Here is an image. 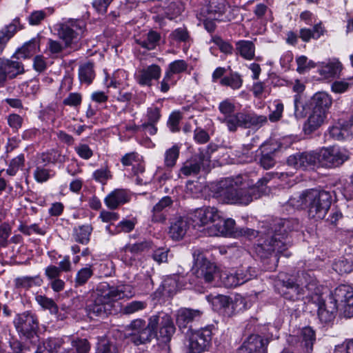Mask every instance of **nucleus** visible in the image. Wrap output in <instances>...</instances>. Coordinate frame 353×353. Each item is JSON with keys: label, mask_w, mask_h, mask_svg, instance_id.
Here are the masks:
<instances>
[{"label": "nucleus", "mask_w": 353, "mask_h": 353, "mask_svg": "<svg viewBox=\"0 0 353 353\" xmlns=\"http://www.w3.org/2000/svg\"><path fill=\"white\" fill-rule=\"evenodd\" d=\"M292 175V172H267L256 183L247 175L227 178L219 183L216 194L227 203L247 205L268 194L267 185L271 179Z\"/></svg>", "instance_id": "f257e3e1"}, {"label": "nucleus", "mask_w": 353, "mask_h": 353, "mask_svg": "<svg viewBox=\"0 0 353 353\" xmlns=\"http://www.w3.org/2000/svg\"><path fill=\"white\" fill-rule=\"evenodd\" d=\"M299 222L296 219H276L271 223L263 226L261 231L257 232L259 237L254 247L256 255L261 259H268L274 256V263L278 261L277 254H282L288 249L289 242L287 241L288 232L296 230ZM275 263L268 269H274Z\"/></svg>", "instance_id": "f03ea898"}, {"label": "nucleus", "mask_w": 353, "mask_h": 353, "mask_svg": "<svg viewBox=\"0 0 353 353\" xmlns=\"http://www.w3.org/2000/svg\"><path fill=\"white\" fill-rule=\"evenodd\" d=\"M134 295L133 288L129 285L111 286L107 282L97 285L91 302L87 305L89 315L105 316L112 308V303Z\"/></svg>", "instance_id": "7ed1b4c3"}, {"label": "nucleus", "mask_w": 353, "mask_h": 353, "mask_svg": "<svg viewBox=\"0 0 353 353\" xmlns=\"http://www.w3.org/2000/svg\"><path fill=\"white\" fill-rule=\"evenodd\" d=\"M283 274L279 277L282 283V292L284 297L292 301L306 299L310 301L308 294H314L318 290L317 282L310 274L303 272L301 276L294 281L292 279L285 280Z\"/></svg>", "instance_id": "20e7f679"}, {"label": "nucleus", "mask_w": 353, "mask_h": 353, "mask_svg": "<svg viewBox=\"0 0 353 353\" xmlns=\"http://www.w3.org/2000/svg\"><path fill=\"white\" fill-rule=\"evenodd\" d=\"M159 321L157 315L150 316L148 323L141 319L132 321L127 327L129 341L136 345L150 341L156 336Z\"/></svg>", "instance_id": "39448f33"}, {"label": "nucleus", "mask_w": 353, "mask_h": 353, "mask_svg": "<svg viewBox=\"0 0 353 353\" xmlns=\"http://www.w3.org/2000/svg\"><path fill=\"white\" fill-rule=\"evenodd\" d=\"M219 119L227 126L230 132H235L238 128H249L252 126H262L268 121L265 116L245 112H238Z\"/></svg>", "instance_id": "423d86ee"}, {"label": "nucleus", "mask_w": 353, "mask_h": 353, "mask_svg": "<svg viewBox=\"0 0 353 353\" xmlns=\"http://www.w3.org/2000/svg\"><path fill=\"white\" fill-rule=\"evenodd\" d=\"M308 196L309 216L316 219H324L332 203L331 194L325 190L310 189Z\"/></svg>", "instance_id": "0eeeda50"}, {"label": "nucleus", "mask_w": 353, "mask_h": 353, "mask_svg": "<svg viewBox=\"0 0 353 353\" xmlns=\"http://www.w3.org/2000/svg\"><path fill=\"white\" fill-rule=\"evenodd\" d=\"M192 255L194 261L193 273L205 283H211L218 275L216 266L204 258L199 250H194Z\"/></svg>", "instance_id": "6e6552de"}, {"label": "nucleus", "mask_w": 353, "mask_h": 353, "mask_svg": "<svg viewBox=\"0 0 353 353\" xmlns=\"http://www.w3.org/2000/svg\"><path fill=\"white\" fill-rule=\"evenodd\" d=\"M324 293L319 287L318 290L314 294H308L310 296V301L316 304L318 307L317 314L319 320L324 323L332 321L338 310V306L334 301H325L323 297Z\"/></svg>", "instance_id": "1a4fd4ad"}, {"label": "nucleus", "mask_w": 353, "mask_h": 353, "mask_svg": "<svg viewBox=\"0 0 353 353\" xmlns=\"http://www.w3.org/2000/svg\"><path fill=\"white\" fill-rule=\"evenodd\" d=\"M329 300L334 301L343 310L346 318L353 316V290L346 285H341L330 294Z\"/></svg>", "instance_id": "9d476101"}, {"label": "nucleus", "mask_w": 353, "mask_h": 353, "mask_svg": "<svg viewBox=\"0 0 353 353\" xmlns=\"http://www.w3.org/2000/svg\"><path fill=\"white\" fill-rule=\"evenodd\" d=\"M13 323L19 334L26 338L32 337L38 329L37 317L29 311L18 314L14 317Z\"/></svg>", "instance_id": "9b49d317"}, {"label": "nucleus", "mask_w": 353, "mask_h": 353, "mask_svg": "<svg viewBox=\"0 0 353 353\" xmlns=\"http://www.w3.org/2000/svg\"><path fill=\"white\" fill-rule=\"evenodd\" d=\"M349 159V153L344 148L332 147L320 150L321 166L333 168L341 165Z\"/></svg>", "instance_id": "f8f14e48"}, {"label": "nucleus", "mask_w": 353, "mask_h": 353, "mask_svg": "<svg viewBox=\"0 0 353 353\" xmlns=\"http://www.w3.org/2000/svg\"><path fill=\"white\" fill-rule=\"evenodd\" d=\"M85 24L83 21H70L62 24L58 31L59 37L65 42V47L76 43L83 33Z\"/></svg>", "instance_id": "ddd939ff"}, {"label": "nucleus", "mask_w": 353, "mask_h": 353, "mask_svg": "<svg viewBox=\"0 0 353 353\" xmlns=\"http://www.w3.org/2000/svg\"><path fill=\"white\" fill-rule=\"evenodd\" d=\"M212 330L209 327L192 332L189 336V353H201L211 344Z\"/></svg>", "instance_id": "4468645a"}, {"label": "nucleus", "mask_w": 353, "mask_h": 353, "mask_svg": "<svg viewBox=\"0 0 353 353\" xmlns=\"http://www.w3.org/2000/svg\"><path fill=\"white\" fill-rule=\"evenodd\" d=\"M287 163L295 169H314L321 166L320 152L296 153L288 158Z\"/></svg>", "instance_id": "2eb2a0df"}, {"label": "nucleus", "mask_w": 353, "mask_h": 353, "mask_svg": "<svg viewBox=\"0 0 353 353\" xmlns=\"http://www.w3.org/2000/svg\"><path fill=\"white\" fill-rule=\"evenodd\" d=\"M210 162L209 156L200 152L183 164L180 169V174L185 176H195L199 173L201 169L204 170L208 168Z\"/></svg>", "instance_id": "dca6fc26"}, {"label": "nucleus", "mask_w": 353, "mask_h": 353, "mask_svg": "<svg viewBox=\"0 0 353 353\" xmlns=\"http://www.w3.org/2000/svg\"><path fill=\"white\" fill-rule=\"evenodd\" d=\"M287 341L292 345L300 344L305 349V353H311L316 341L315 332L311 327H304L298 332L296 335H290Z\"/></svg>", "instance_id": "f3484780"}, {"label": "nucleus", "mask_w": 353, "mask_h": 353, "mask_svg": "<svg viewBox=\"0 0 353 353\" xmlns=\"http://www.w3.org/2000/svg\"><path fill=\"white\" fill-rule=\"evenodd\" d=\"M161 75V68L157 64L143 66L134 73L136 81L141 86L150 87L153 81H159Z\"/></svg>", "instance_id": "a211bd4d"}, {"label": "nucleus", "mask_w": 353, "mask_h": 353, "mask_svg": "<svg viewBox=\"0 0 353 353\" xmlns=\"http://www.w3.org/2000/svg\"><path fill=\"white\" fill-rule=\"evenodd\" d=\"M235 221L232 219H225L220 213V217L216 221L205 229V233L211 236H232L235 234Z\"/></svg>", "instance_id": "6ab92c4d"}, {"label": "nucleus", "mask_w": 353, "mask_h": 353, "mask_svg": "<svg viewBox=\"0 0 353 353\" xmlns=\"http://www.w3.org/2000/svg\"><path fill=\"white\" fill-rule=\"evenodd\" d=\"M220 217V212L214 207H204L196 209L192 216L194 226H205L214 224Z\"/></svg>", "instance_id": "aec40b11"}, {"label": "nucleus", "mask_w": 353, "mask_h": 353, "mask_svg": "<svg viewBox=\"0 0 353 353\" xmlns=\"http://www.w3.org/2000/svg\"><path fill=\"white\" fill-rule=\"evenodd\" d=\"M24 72L23 65L19 61L4 60L0 61V84L8 78L12 79Z\"/></svg>", "instance_id": "412c9836"}, {"label": "nucleus", "mask_w": 353, "mask_h": 353, "mask_svg": "<svg viewBox=\"0 0 353 353\" xmlns=\"http://www.w3.org/2000/svg\"><path fill=\"white\" fill-rule=\"evenodd\" d=\"M212 308L225 316H231L234 312V303L232 299L228 296L218 294L211 296L210 301Z\"/></svg>", "instance_id": "4be33fe9"}, {"label": "nucleus", "mask_w": 353, "mask_h": 353, "mask_svg": "<svg viewBox=\"0 0 353 353\" xmlns=\"http://www.w3.org/2000/svg\"><path fill=\"white\" fill-rule=\"evenodd\" d=\"M130 199L131 195L126 190L115 189L105 196L104 202L109 209L114 210L129 202Z\"/></svg>", "instance_id": "5701e85b"}, {"label": "nucleus", "mask_w": 353, "mask_h": 353, "mask_svg": "<svg viewBox=\"0 0 353 353\" xmlns=\"http://www.w3.org/2000/svg\"><path fill=\"white\" fill-rule=\"evenodd\" d=\"M151 248L149 241H141L136 243H128L123 248L122 259L125 263H130L136 254H140Z\"/></svg>", "instance_id": "b1692460"}, {"label": "nucleus", "mask_w": 353, "mask_h": 353, "mask_svg": "<svg viewBox=\"0 0 353 353\" xmlns=\"http://www.w3.org/2000/svg\"><path fill=\"white\" fill-rule=\"evenodd\" d=\"M172 199L168 196H163L159 201L152 208V220L154 222H163L167 218V211L172 205Z\"/></svg>", "instance_id": "393cba45"}, {"label": "nucleus", "mask_w": 353, "mask_h": 353, "mask_svg": "<svg viewBox=\"0 0 353 353\" xmlns=\"http://www.w3.org/2000/svg\"><path fill=\"white\" fill-rule=\"evenodd\" d=\"M202 314L199 310L180 309L176 315V323L180 329L186 328L189 323L199 319Z\"/></svg>", "instance_id": "a878e982"}, {"label": "nucleus", "mask_w": 353, "mask_h": 353, "mask_svg": "<svg viewBox=\"0 0 353 353\" xmlns=\"http://www.w3.org/2000/svg\"><path fill=\"white\" fill-rule=\"evenodd\" d=\"M188 228L189 223L186 219L176 218L170 223L169 235L173 240H181L185 235Z\"/></svg>", "instance_id": "bb28decb"}, {"label": "nucleus", "mask_w": 353, "mask_h": 353, "mask_svg": "<svg viewBox=\"0 0 353 353\" xmlns=\"http://www.w3.org/2000/svg\"><path fill=\"white\" fill-rule=\"evenodd\" d=\"M20 29L19 19L15 18L10 23L0 30V53L3 52L8 41Z\"/></svg>", "instance_id": "cd10ccee"}, {"label": "nucleus", "mask_w": 353, "mask_h": 353, "mask_svg": "<svg viewBox=\"0 0 353 353\" xmlns=\"http://www.w3.org/2000/svg\"><path fill=\"white\" fill-rule=\"evenodd\" d=\"M332 104V99L325 92H317L310 99V106L311 110L322 111L327 113L328 109Z\"/></svg>", "instance_id": "c85d7f7f"}, {"label": "nucleus", "mask_w": 353, "mask_h": 353, "mask_svg": "<svg viewBox=\"0 0 353 353\" xmlns=\"http://www.w3.org/2000/svg\"><path fill=\"white\" fill-rule=\"evenodd\" d=\"M65 155H62L57 150L52 149L46 152L38 154L36 157L35 163L46 166L48 164L57 163H63L65 161Z\"/></svg>", "instance_id": "c756f323"}, {"label": "nucleus", "mask_w": 353, "mask_h": 353, "mask_svg": "<svg viewBox=\"0 0 353 353\" xmlns=\"http://www.w3.org/2000/svg\"><path fill=\"white\" fill-rule=\"evenodd\" d=\"M326 116L327 114L322 111L312 110L303 126L305 132L310 134L317 130L324 123Z\"/></svg>", "instance_id": "7c9ffc66"}, {"label": "nucleus", "mask_w": 353, "mask_h": 353, "mask_svg": "<svg viewBox=\"0 0 353 353\" xmlns=\"http://www.w3.org/2000/svg\"><path fill=\"white\" fill-rule=\"evenodd\" d=\"M184 278L177 274H174L164 279L162 286L164 293L168 296H173L176 292L182 289Z\"/></svg>", "instance_id": "2f4dec72"}, {"label": "nucleus", "mask_w": 353, "mask_h": 353, "mask_svg": "<svg viewBox=\"0 0 353 353\" xmlns=\"http://www.w3.org/2000/svg\"><path fill=\"white\" fill-rule=\"evenodd\" d=\"M39 51V39L33 38L19 48L15 55L17 59H28Z\"/></svg>", "instance_id": "473e14b6"}, {"label": "nucleus", "mask_w": 353, "mask_h": 353, "mask_svg": "<svg viewBox=\"0 0 353 353\" xmlns=\"http://www.w3.org/2000/svg\"><path fill=\"white\" fill-rule=\"evenodd\" d=\"M269 341L258 334H251L244 343L254 352L265 353Z\"/></svg>", "instance_id": "72a5a7b5"}, {"label": "nucleus", "mask_w": 353, "mask_h": 353, "mask_svg": "<svg viewBox=\"0 0 353 353\" xmlns=\"http://www.w3.org/2000/svg\"><path fill=\"white\" fill-rule=\"evenodd\" d=\"M342 68L341 63L338 59H334L327 63H323L319 69V73L325 78L334 77L339 75Z\"/></svg>", "instance_id": "f704fd0d"}, {"label": "nucleus", "mask_w": 353, "mask_h": 353, "mask_svg": "<svg viewBox=\"0 0 353 353\" xmlns=\"http://www.w3.org/2000/svg\"><path fill=\"white\" fill-rule=\"evenodd\" d=\"M14 283L17 290H28L33 286H40L42 283V280L39 276H19L14 279Z\"/></svg>", "instance_id": "c9c22d12"}, {"label": "nucleus", "mask_w": 353, "mask_h": 353, "mask_svg": "<svg viewBox=\"0 0 353 353\" xmlns=\"http://www.w3.org/2000/svg\"><path fill=\"white\" fill-rule=\"evenodd\" d=\"M175 332L174 323L170 316L164 315L161 318L159 327V334L163 341L167 342L171 339V337Z\"/></svg>", "instance_id": "e433bc0d"}, {"label": "nucleus", "mask_w": 353, "mask_h": 353, "mask_svg": "<svg viewBox=\"0 0 353 353\" xmlns=\"http://www.w3.org/2000/svg\"><path fill=\"white\" fill-rule=\"evenodd\" d=\"M63 339L51 338L43 343L42 347L47 353H69Z\"/></svg>", "instance_id": "4c0bfd02"}, {"label": "nucleus", "mask_w": 353, "mask_h": 353, "mask_svg": "<svg viewBox=\"0 0 353 353\" xmlns=\"http://www.w3.org/2000/svg\"><path fill=\"white\" fill-rule=\"evenodd\" d=\"M161 36L153 30L150 31L145 37L136 39V43L147 50H154L158 45Z\"/></svg>", "instance_id": "58836bf2"}, {"label": "nucleus", "mask_w": 353, "mask_h": 353, "mask_svg": "<svg viewBox=\"0 0 353 353\" xmlns=\"http://www.w3.org/2000/svg\"><path fill=\"white\" fill-rule=\"evenodd\" d=\"M95 77L94 63L88 61L80 65L79 68V79L81 83L90 85Z\"/></svg>", "instance_id": "ea45409f"}, {"label": "nucleus", "mask_w": 353, "mask_h": 353, "mask_svg": "<svg viewBox=\"0 0 353 353\" xmlns=\"http://www.w3.org/2000/svg\"><path fill=\"white\" fill-rule=\"evenodd\" d=\"M92 232V227L89 225H83L73 230V237L76 242L86 245L90 241V236Z\"/></svg>", "instance_id": "a19ab883"}, {"label": "nucleus", "mask_w": 353, "mask_h": 353, "mask_svg": "<svg viewBox=\"0 0 353 353\" xmlns=\"http://www.w3.org/2000/svg\"><path fill=\"white\" fill-rule=\"evenodd\" d=\"M236 50L245 59L252 60L254 57L255 46L252 41H239L236 43Z\"/></svg>", "instance_id": "79ce46f5"}, {"label": "nucleus", "mask_w": 353, "mask_h": 353, "mask_svg": "<svg viewBox=\"0 0 353 353\" xmlns=\"http://www.w3.org/2000/svg\"><path fill=\"white\" fill-rule=\"evenodd\" d=\"M180 146L175 144L171 148L167 149L164 153V167L168 170H171L179 157Z\"/></svg>", "instance_id": "37998d69"}, {"label": "nucleus", "mask_w": 353, "mask_h": 353, "mask_svg": "<svg viewBox=\"0 0 353 353\" xmlns=\"http://www.w3.org/2000/svg\"><path fill=\"white\" fill-rule=\"evenodd\" d=\"M168 3V6L164 7V12L160 10H154V13H157L162 17L173 19L181 14V6L179 5V0H170V2Z\"/></svg>", "instance_id": "c03bdc74"}, {"label": "nucleus", "mask_w": 353, "mask_h": 353, "mask_svg": "<svg viewBox=\"0 0 353 353\" xmlns=\"http://www.w3.org/2000/svg\"><path fill=\"white\" fill-rule=\"evenodd\" d=\"M55 172L45 165L35 163V169L33 176L35 181L38 183H44L54 176Z\"/></svg>", "instance_id": "a18cd8bd"}, {"label": "nucleus", "mask_w": 353, "mask_h": 353, "mask_svg": "<svg viewBox=\"0 0 353 353\" xmlns=\"http://www.w3.org/2000/svg\"><path fill=\"white\" fill-rule=\"evenodd\" d=\"M310 192V190H306L301 193L293 195L288 200L289 205L295 208H307L309 209L308 194Z\"/></svg>", "instance_id": "49530a36"}, {"label": "nucleus", "mask_w": 353, "mask_h": 353, "mask_svg": "<svg viewBox=\"0 0 353 353\" xmlns=\"http://www.w3.org/2000/svg\"><path fill=\"white\" fill-rule=\"evenodd\" d=\"M94 275V270L92 265H87L77 271L74 278L75 287L84 285Z\"/></svg>", "instance_id": "de8ad7c7"}, {"label": "nucleus", "mask_w": 353, "mask_h": 353, "mask_svg": "<svg viewBox=\"0 0 353 353\" xmlns=\"http://www.w3.org/2000/svg\"><path fill=\"white\" fill-rule=\"evenodd\" d=\"M220 84L223 86H229L234 90L239 89L243 84V79L237 72H232L224 77L220 81Z\"/></svg>", "instance_id": "09e8293b"}, {"label": "nucleus", "mask_w": 353, "mask_h": 353, "mask_svg": "<svg viewBox=\"0 0 353 353\" xmlns=\"http://www.w3.org/2000/svg\"><path fill=\"white\" fill-rule=\"evenodd\" d=\"M112 174L110 167L105 163L92 173V179L98 183L105 184L108 180L112 179Z\"/></svg>", "instance_id": "8fccbe9b"}, {"label": "nucleus", "mask_w": 353, "mask_h": 353, "mask_svg": "<svg viewBox=\"0 0 353 353\" xmlns=\"http://www.w3.org/2000/svg\"><path fill=\"white\" fill-rule=\"evenodd\" d=\"M147 303L142 301H132L123 306L121 312L124 314H132L146 308Z\"/></svg>", "instance_id": "3c124183"}, {"label": "nucleus", "mask_w": 353, "mask_h": 353, "mask_svg": "<svg viewBox=\"0 0 353 353\" xmlns=\"http://www.w3.org/2000/svg\"><path fill=\"white\" fill-rule=\"evenodd\" d=\"M170 37L176 42L184 43L185 45L189 44L192 39L186 28H178L170 34Z\"/></svg>", "instance_id": "603ef678"}, {"label": "nucleus", "mask_w": 353, "mask_h": 353, "mask_svg": "<svg viewBox=\"0 0 353 353\" xmlns=\"http://www.w3.org/2000/svg\"><path fill=\"white\" fill-rule=\"evenodd\" d=\"M188 63L182 59L175 60L171 62L165 72L168 73L171 77L185 72L188 69Z\"/></svg>", "instance_id": "864d4df0"}, {"label": "nucleus", "mask_w": 353, "mask_h": 353, "mask_svg": "<svg viewBox=\"0 0 353 353\" xmlns=\"http://www.w3.org/2000/svg\"><path fill=\"white\" fill-rule=\"evenodd\" d=\"M25 163V157L23 154H20L13 158L6 170V173L10 176H14L20 168L23 167Z\"/></svg>", "instance_id": "5fc2aeb1"}, {"label": "nucleus", "mask_w": 353, "mask_h": 353, "mask_svg": "<svg viewBox=\"0 0 353 353\" xmlns=\"http://www.w3.org/2000/svg\"><path fill=\"white\" fill-rule=\"evenodd\" d=\"M258 270L255 268L248 267L247 268H241L236 271L239 281H242V284L255 278L258 275Z\"/></svg>", "instance_id": "6e6d98bb"}, {"label": "nucleus", "mask_w": 353, "mask_h": 353, "mask_svg": "<svg viewBox=\"0 0 353 353\" xmlns=\"http://www.w3.org/2000/svg\"><path fill=\"white\" fill-rule=\"evenodd\" d=\"M35 299L39 305L43 309L50 310L52 314L58 312V307L52 299L43 295H37Z\"/></svg>", "instance_id": "4d7b16f0"}, {"label": "nucleus", "mask_w": 353, "mask_h": 353, "mask_svg": "<svg viewBox=\"0 0 353 353\" xmlns=\"http://www.w3.org/2000/svg\"><path fill=\"white\" fill-rule=\"evenodd\" d=\"M18 230L19 232L27 236H30L32 234H37L39 235H44L46 234L45 230L40 228L37 223H34L30 225L21 223L18 227Z\"/></svg>", "instance_id": "13d9d810"}, {"label": "nucleus", "mask_w": 353, "mask_h": 353, "mask_svg": "<svg viewBox=\"0 0 353 353\" xmlns=\"http://www.w3.org/2000/svg\"><path fill=\"white\" fill-rule=\"evenodd\" d=\"M220 278L226 288H235L242 285V281H239L236 272L234 273H223L220 275Z\"/></svg>", "instance_id": "bf43d9fd"}, {"label": "nucleus", "mask_w": 353, "mask_h": 353, "mask_svg": "<svg viewBox=\"0 0 353 353\" xmlns=\"http://www.w3.org/2000/svg\"><path fill=\"white\" fill-rule=\"evenodd\" d=\"M11 232L12 228L8 223L4 222L0 225V247H8Z\"/></svg>", "instance_id": "052dcab7"}, {"label": "nucleus", "mask_w": 353, "mask_h": 353, "mask_svg": "<svg viewBox=\"0 0 353 353\" xmlns=\"http://www.w3.org/2000/svg\"><path fill=\"white\" fill-rule=\"evenodd\" d=\"M333 269L339 274H343L352 272L353 266L347 259H341L334 262Z\"/></svg>", "instance_id": "680f3d73"}, {"label": "nucleus", "mask_w": 353, "mask_h": 353, "mask_svg": "<svg viewBox=\"0 0 353 353\" xmlns=\"http://www.w3.org/2000/svg\"><path fill=\"white\" fill-rule=\"evenodd\" d=\"M211 41L219 48L221 52L226 54H231L232 53V46L228 41L223 40L221 37H213Z\"/></svg>", "instance_id": "e2e57ef3"}, {"label": "nucleus", "mask_w": 353, "mask_h": 353, "mask_svg": "<svg viewBox=\"0 0 353 353\" xmlns=\"http://www.w3.org/2000/svg\"><path fill=\"white\" fill-rule=\"evenodd\" d=\"M274 109L272 110V112L269 115V119L272 122H275L279 121L281 117L283 112V104L280 100L274 101L273 103Z\"/></svg>", "instance_id": "0e129e2a"}, {"label": "nucleus", "mask_w": 353, "mask_h": 353, "mask_svg": "<svg viewBox=\"0 0 353 353\" xmlns=\"http://www.w3.org/2000/svg\"><path fill=\"white\" fill-rule=\"evenodd\" d=\"M68 343H70L76 348L78 353H87L90 350L89 343L86 339H77L70 341L69 337L65 338Z\"/></svg>", "instance_id": "69168bd1"}, {"label": "nucleus", "mask_w": 353, "mask_h": 353, "mask_svg": "<svg viewBox=\"0 0 353 353\" xmlns=\"http://www.w3.org/2000/svg\"><path fill=\"white\" fill-rule=\"evenodd\" d=\"M219 110L223 114V117H227L234 114L235 105L230 100L225 99L219 103Z\"/></svg>", "instance_id": "338daca9"}, {"label": "nucleus", "mask_w": 353, "mask_h": 353, "mask_svg": "<svg viewBox=\"0 0 353 353\" xmlns=\"http://www.w3.org/2000/svg\"><path fill=\"white\" fill-rule=\"evenodd\" d=\"M96 353H118V349L114 344L102 340L98 344Z\"/></svg>", "instance_id": "774afa93"}]
</instances>
